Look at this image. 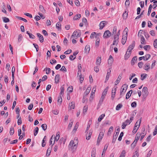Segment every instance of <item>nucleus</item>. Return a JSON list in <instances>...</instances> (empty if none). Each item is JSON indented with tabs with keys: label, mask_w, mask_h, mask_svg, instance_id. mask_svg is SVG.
<instances>
[{
	"label": "nucleus",
	"mask_w": 157,
	"mask_h": 157,
	"mask_svg": "<svg viewBox=\"0 0 157 157\" xmlns=\"http://www.w3.org/2000/svg\"><path fill=\"white\" fill-rule=\"evenodd\" d=\"M78 144V142L77 140H71L68 146L69 149L71 150L73 152L75 151L77 147Z\"/></svg>",
	"instance_id": "nucleus-1"
},
{
	"label": "nucleus",
	"mask_w": 157,
	"mask_h": 157,
	"mask_svg": "<svg viewBox=\"0 0 157 157\" xmlns=\"http://www.w3.org/2000/svg\"><path fill=\"white\" fill-rule=\"evenodd\" d=\"M127 85L125 84H124L122 86L120 92V98L122 96L124 95L127 90Z\"/></svg>",
	"instance_id": "nucleus-2"
},
{
	"label": "nucleus",
	"mask_w": 157,
	"mask_h": 157,
	"mask_svg": "<svg viewBox=\"0 0 157 157\" xmlns=\"http://www.w3.org/2000/svg\"><path fill=\"white\" fill-rule=\"evenodd\" d=\"M81 35V32L80 30H78L75 31L71 35V38L76 37H78L80 36Z\"/></svg>",
	"instance_id": "nucleus-3"
},
{
	"label": "nucleus",
	"mask_w": 157,
	"mask_h": 157,
	"mask_svg": "<svg viewBox=\"0 0 157 157\" xmlns=\"http://www.w3.org/2000/svg\"><path fill=\"white\" fill-rule=\"evenodd\" d=\"M142 95L145 98L148 95V92L147 88L146 87H143L142 89Z\"/></svg>",
	"instance_id": "nucleus-4"
},
{
	"label": "nucleus",
	"mask_w": 157,
	"mask_h": 157,
	"mask_svg": "<svg viewBox=\"0 0 157 157\" xmlns=\"http://www.w3.org/2000/svg\"><path fill=\"white\" fill-rule=\"evenodd\" d=\"M104 133L103 132H101L100 133L97 141V145H98L99 144L100 142L102 140L104 136Z\"/></svg>",
	"instance_id": "nucleus-5"
},
{
	"label": "nucleus",
	"mask_w": 157,
	"mask_h": 157,
	"mask_svg": "<svg viewBox=\"0 0 157 157\" xmlns=\"http://www.w3.org/2000/svg\"><path fill=\"white\" fill-rule=\"evenodd\" d=\"M96 90V87H94L92 89L91 93V95L90 96V98H89V100L90 101H92L93 100V99L94 98V94H95V92Z\"/></svg>",
	"instance_id": "nucleus-6"
},
{
	"label": "nucleus",
	"mask_w": 157,
	"mask_h": 157,
	"mask_svg": "<svg viewBox=\"0 0 157 157\" xmlns=\"http://www.w3.org/2000/svg\"><path fill=\"white\" fill-rule=\"evenodd\" d=\"M111 35V33L110 32V31L107 30L105 31L103 35V37L104 38H107L109 37Z\"/></svg>",
	"instance_id": "nucleus-7"
},
{
	"label": "nucleus",
	"mask_w": 157,
	"mask_h": 157,
	"mask_svg": "<svg viewBox=\"0 0 157 157\" xmlns=\"http://www.w3.org/2000/svg\"><path fill=\"white\" fill-rule=\"evenodd\" d=\"M117 88V87H114L112 90L111 98L112 100H113L115 98Z\"/></svg>",
	"instance_id": "nucleus-8"
},
{
	"label": "nucleus",
	"mask_w": 157,
	"mask_h": 157,
	"mask_svg": "<svg viewBox=\"0 0 157 157\" xmlns=\"http://www.w3.org/2000/svg\"><path fill=\"white\" fill-rule=\"evenodd\" d=\"M129 120L127 119L125 122L123 123L121 126L122 129H124L127 125L129 124L130 123V122H129Z\"/></svg>",
	"instance_id": "nucleus-9"
},
{
	"label": "nucleus",
	"mask_w": 157,
	"mask_h": 157,
	"mask_svg": "<svg viewBox=\"0 0 157 157\" xmlns=\"http://www.w3.org/2000/svg\"><path fill=\"white\" fill-rule=\"evenodd\" d=\"M55 138V136L54 135H52L51 136L50 141L49 143L50 144L52 145L51 146L52 147L53 145L55 143V140L54 139Z\"/></svg>",
	"instance_id": "nucleus-10"
},
{
	"label": "nucleus",
	"mask_w": 157,
	"mask_h": 157,
	"mask_svg": "<svg viewBox=\"0 0 157 157\" xmlns=\"http://www.w3.org/2000/svg\"><path fill=\"white\" fill-rule=\"evenodd\" d=\"M92 131L91 130H90L89 131V133L87 132L86 134V139L88 140L90 139L91 136L92 135Z\"/></svg>",
	"instance_id": "nucleus-11"
},
{
	"label": "nucleus",
	"mask_w": 157,
	"mask_h": 157,
	"mask_svg": "<svg viewBox=\"0 0 157 157\" xmlns=\"http://www.w3.org/2000/svg\"><path fill=\"white\" fill-rule=\"evenodd\" d=\"M113 57L111 55H110L108 61V65L110 66H111L113 62Z\"/></svg>",
	"instance_id": "nucleus-12"
},
{
	"label": "nucleus",
	"mask_w": 157,
	"mask_h": 157,
	"mask_svg": "<svg viewBox=\"0 0 157 157\" xmlns=\"http://www.w3.org/2000/svg\"><path fill=\"white\" fill-rule=\"evenodd\" d=\"M150 68V64L149 63H147L145 64L144 67V69L147 71H148Z\"/></svg>",
	"instance_id": "nucleus-13"
},
{
	"label": "nucleus",
	"mask_w": 157,
	"mask_h": 157,
	"mask_svg": "<svg viewBox=\"0 0 157 157\" xmlns=\"http://www.w3.org/2000/svg\"><path fill=\"white\" fill-rule=\"evenodd\" d=\"M131 55V51L127 50L124 56V59L127 60L130 56Z\"/></svg>",
	"instance_id": "nucleus-14"
},
{
	"label": "nucleus",
	"mask_w": 157,
	"mask_h": 157,
	"mask_svg": "<svg viewBox=\"0 0 157 157\" xmlns=\"http://www.w3.org/2000/svg\"><path fill=\"white\" fill-rule=\"evenodd\" d=\"M135 41H133L132 44L130 45L128 47V50L130 51H131L135 47Z\"/></svg>",
	"instance_id": "nucleus-15"
},
{
	"label": "nucleus",
	"mask_w": 157,
	"mask_h": 157,
	"mask_svg": "<svg viewBox=\"0 0 157 157\" xmlns=\"http://www.w3.org/2000/svg\"><path fill=\"white\" fill-rule=\"evenodd\" d=\"M122 73L120 74L115 82V85H117L120 82L122 78Z\"/></svg>",
	"instance_id": "nucleus-16"
},
{
	"label": "nucleus",
	"mask_w": 157,
	"mask_h": 157,
	"mask_svg": "<svg viewBox=\"0 0 157 157\" xmlns=\"http://www.w3.org/2000/svg\"><path fill=\"white\" fill-rule=\"evenodd\" d=\"M108 144H106L104 147L103 151H102V153L101 155V156L102 157H104L105 156V151L106 150H107L108 147Z\"/></svg>",
	"instance_id": "nucleus-17"
},
{
	"label": "nucleus",
	"mask_w": 157,
	"mask_h": 157,
	"mask_svg": "<svg viewBox=\"0 0 157 157\" xmlns=\"http://www.w3.org/2000/svg\"><path fill=\"white\" fill-rule=\"evenodd\" d=\"M111 72V70L110 68L109 69V70H108L106 74V76L105 78V82H106L109 79V76L110 74V73Z\"/></svg>",
	"instance_id": "nucleus-18"
},
{
	"label": "nucleus",
	"mask_w": 157,
	"mask_h": 157,
	"mask_svg": "<svg viewBox=\"0 0 157 157\" xmlns=\"http://www.w3.org/2000/svg\"><path fill=\"white\" fill-rule=\"evenodd\" d=\"M91 89V87L90 86L88 87L86 91H85L84 96H86L90 93Z\"/></svg>",
	"instance_id": "nucleus-19"
},
{
	"label": "nucleus",
	"mask_w": 157,
	"mask_h": 157,
	"mask_svg": "<svg viewBox=\"0 0 157 157\" xmlns=\"http://www.w3.org/2000/svg\"><path fill=\"white\" fill-rule=\"evenodd\" d=\"M140 42L142 44H146V42L145 40V39L143 36L142 35H140Z\"/></svg>",
	"instance_id": "nucleus-20"
},
{
	"label": "nucleus",
	"mask_w": 157,
	"mask_h": 157,
	"mask_svg": "<svg viewBox=\"0 0 157 157\" xmlns=\"http://www.w3.org/2000/svg\"><path fill=\"white\" fill-rule=\"evenodd\" d=\"M37 35L39 37V40L41 43H42L44 41V38L43 36L40 33H37Z\"/></svg>",
	"instance_id": "nucleus-21"
},
{
	"label": "nucleus",
	"mask_w": 157,
	"mask_h": 157,
	"mask_svg": "<svg viewBox=\"0 0 157 157\" xmlns=\"http://www.w3.org/2000/svg\"><path fill=\"white\" fill-rule=\"evenodd\" d=\"M127 37V36L126 35H123L122 36L121 43L123 45H124L126 42Z\"/></svg>",
	"instance_id": "nucleus-22"
},
{
	"label": "nucleus",
	"mask_w": 157,
	"mask_h": 157,
	"mask_svg": "<svg viewBox=\"0 0 157 157\" xmlns=\"http://www.w3.org/2000/svg\"><path fill=\"white\" fill-rule=\"evenodd\" d=\"M118 40H119V39H118V38H117V37H114V40L113 41V44H112V45H117L118 43V42H119Z\"/></svg>",
	"instance_id": "nucleus-23"
},
{
	"label": "nucleus",
	"mask_w": 157,
	"mask_h": 157,
	"mask_svg": "<svg viewBox=\"0 0 157 157\" xmlns=\"http://www.w3.org/2000/svg\"><path fill=\"white\" fill-rule=\"evenodd\" d=\"M105 21H101L99 25L100 26V29H102L105 26Z\"/></svg>",
	"instance_id": "nucleus-24"
},
{
	"label": "nucleus",
	"mask_w": 157,
	"mask_h": 157,
	"mask_svg": "<svg viewBox=\"0 0 157 157\" xmlns=\"http://www.w3.org/2000/svg\"><path fill=\"white\" fill-rule=\"evenodd\" d=\"M75 107V104L73 102H72L69 103V108L70 109H74Z\"/></svg>",
	"instance_id": "nucleus-25"
},
{
	"label": "nucleus",
	"mask_w": 157,
	"mask_h": 157,
	"mask_svg": "<svg viewBox=\"0 0 157 157\" xmlns=\"http://www.w3.org/2000/svg\"><path fill=\"white\" fill-rule=\"evenodd\" d=\"M81 17V15L80 14H78L76 15H75L73 18L74 20H78Z\"/></svg>",
	"instance_id": "nucleus-26"
},
{
	"label": "nucleus",
	"mask_w": 157,
	"mask_h": 157,
	"mask_svg": "<svg viewBox=\"0 0 157 157\" xmlns=\"http://www.w3.org/2000/svg\"><path fill=\"white\" fill-rule=\"evenodd\" d=\"M78 123H77L74 127V129L72 131V132L74 133H75L77 130V129L78 128Z\"/></svg>",
	"instance_id": "nucleus-27"
},
{
	"label": "nucleus",
	"mask_w": 157,
	"mask_h": 157,
	"mask_svg": "<svg viewBox=\"0 0 157 157\" xmlns=\"http://www.w3.org/2000/svg\"><path fill=\"white\" fill-rule=\"evenodd\" d=\"M137 60V58L136 56L134 57L132 59L131 61V64L132 65H133L134 64L135 62Z\"/></svg>",
	"instance_id": "nucleus-28"
},
{
	"label": "nucleus",
	"mask_w": 157,
	"mask_h": 157,
	"mask_svg": "<svg viewBox=\"0 0 157 157\" xmlns=\"http://www.w3.org/2000/svg\"><path fill=\"white\" fill-rule=\"evenodd\" d=\"M132 93V90H130L127 94L126 96V99H128L130 97Z\"/></svg>",
	"instance_id": "nucleus-29"
},
{
	"label": "nucleus",
	"mask_w": 157,
	"mask_h": 157,
	"mask_svg": "<svg viewBox=\"0 0 157 157\" xmlns=\"http://www.w3.org/2000/svg\"><path fill=\"white\" fill-rule=\"evenodd\" d=\"M90 50V47L89 45H86L85 48V50L86 52L88 53Z\"/></svg>",
	"instance_id": "nucleus-30"
},
{
	"label": "nucleus",
	"mask_w": 157,
	"mask_h": 157,
	"mask_svg": "<svg viewBox=\"0 0 157 157\" xmlns=\"http://www.w3.org/2000/svg\"><path fill=\"white\" fill-rule=\"evenodd\" d=\"M52 149V146H51V147H49L48 148L47 151L46 155L49 156L50 155Z\"/></svg>",
	"instance_id": "nucleus-31"
},
{
	"label": "nucleus",
	"mask_w": 157,
	"mask_h": 157,
	"mask_svg": "<svg viewBox=\"0 0 157 157\" xmlns=\"http://www.w3.org/2000/svg\"><path fill=\"white\" fill-rule=\"evenodd\" d=\"M60 136V133L59 132H58L56 134V137L55 136V138L54 139V140H55V141H58V140H59V138Z\"/></svg>",
	"instance_id": "nucleus-32"
},
{
	"label": "nucleus",
	"mask_w": 157,
	"mask_h": 157,
	"mask_svg": "<svg viewBox=\"0 0 157 157\" xmlns=\"http://www.w3.org/2000/svg\"><path fill=\"white\" fill-rule=\"evenodd\" d=\"M73 121H74L73 120H71L70 121V122L69 123V124L68 126V128L70 130L71 129V128L72 126V125L73 124Z\"/></svg>",
	"instance_id": "nucleus-33"
},
{
	"label": "nucleus",
	"mask_w": 157,
	"mask_h": 157,
	"mask_svg": "<svg viewBox=\"0 0 157 157\" xmlns=\"http://www.w3.org/2000/svg\"><path fill=\"white\" fill-rule=\"evenodd\" d=\"M39 9L40 11L43 13H44L45 12V10L44 9L43 6L42 5H40Z\"/></svg>",
	"instance_id": "nucleus-34"
},
{
	"label": "nucleus",
	"mask_w": 157,
	"mask_h": 157,
	"mask_svg": "<svg viewBox=\"0 0 157 157\" xmlns=\"http://www.w3.org/2000/svg\"><path fill=\"white\" fill-rule=\"evenodd\" d=\"M109 87H106L105 89L103 91V92L102 93V95L105 96L106 94H107L108 90V89Z\"/></svg>",
	"instance_id": "nucleus-35"
},
{
	"label": "nucleus",
	"mask_w": 157,
	"mask_h": 157,
	"mask_svg": "<svg viewBox=\"0 0 157 157\" xmlns=\"http://www.w3.org/2000/svg\"><path fill=\"white\" fill-rule=\"evenodd\" d=\"M101 62V58L98 57L97 58L96 61V64L97 65H100Z\"/></svg>",
	"instance_id": "nucleus-36"
},
{
	"label": "nucleus",
	"mask_w": 157,
	"mask_h": 157,
	"mask_svg": "<svg viewBox=\"0 0 157 157\" xmlns=\"http://www.w3.org/2000/svg\"><path fill=\"white\" fill-rule=\"evenodd\" d=\"M59 75H56L55 78V82L56 83H58L59 82Z\"/></svg>",
	"instance_id": "nucleus-37"
},
{
	"label": "nucleus",
	"mask_w": 157,
	"mask_h": 157,
	"mask_svg": "<svg viewBox=\"0 0 157 157\" xmlns=\"http://www.w3.org/2000/svg\"><path fill=\"white\" fill-rule=\"evenodd\" d=\"M105 116V114H102L98 118V121H101L102 119Z\"/></svg>",
	"instance_id": "nucleus-38"
},
{
	"label": "nucleus",
	"mask_w": 157,
	"mask_h": 157,
	"mask_svg": "<svg viewBox=\"0 0 157 157\" xmlns=\"http://www.w3.org/2000/svg\"><path fill=\"white\" fill-rule=\"evenodd\" d=\"M151 56L149 54H147L145 55L144 57V60H147L148 59L150 58Z\"/></svg>",
	"instance_id": "nucleus-39"
},
{
	"label": "nucleus",
	"mask_w": 157,
	"mask_h": 157,
	"mask_svg": "<svg viewBox=\"0 0 157 157\" xmlns=\"http://www.w3.org/2000/svg\"><path fill=\"white\" fill-rule=\"evenodd\" d=\"M61 25L60 23L59 22H58L56 25V28L60 30L61 29Z\"/></svg>",
	"instance_id": "nucleus-40"
},
{
	"label": "nucleus",
	"mask_w": 157,
	"mask_h": 157,
	"mask_svg": "<svg viewBox=\"0 0 157 157\" xmlns=\"http://www.w3.org/2000/svg\"><path fill=\"white\" fill-rule=\"evenodd\" d=\"M2 18L3 19V22L5 23L8 22L10 21L9 19L6 17H3Z\"/></svg>",
	"instance_id": "nucleus-41"
},
{
	"label": "nucleus",
	"mask_w": 157,
	"mask_h": 157,
	"mask_svg": "<svg viewBox=\"0 0 157 157\" xmlns=\"http://www.w3.org/2000/svg\"><path fill=\"white\" fill-rule=\"evenodd\" d=\"M139 127V126H136V125H135L134 129L132 131L133 132L135 133H136L137 132V131Z\"/></svg>",
	"instance_id": "nucleus-42"
},
{
	"label": "nucleus",
	"mask_w": 157,
	"mask_h": 157,
	"mask_svg": "<svg viewBox=\"0 0 157 157\" xmlns=\"http://www.w3.org/2000/svg\"><path fill=\"white\" fill-rule=\"evenodd\" d=\"M122 104H119L116 107V109L117 110H119L122 107Z\"/></svg>",
	"instance_id": "nucleus-43"
},
{
	"label": "nucleus",
	"mask_w": 157,
	"mask_h": 157,
	"mask_svg": "<svg viewBox=\"0 0 157 157\" xmlns=\"http://www.w3.org/2000/svg\"><path fill=\"white\" fill-rule=\"evenodd\" d=\"M62 101V99L61 97V96H59L58 97V104L60 105L61 104Z\"/></svg>",
	"instance_id": "nucleus-44"
},
{
	"label": "nucleus",
	"mask_w": 157,
	"mask_h": 157,
	"mask_svg": "<svg viewBox=\"0 0 157 157\" xmlns=\"http://www.w3.org/2000/svg\"><path fill=\"white\" fill-rule=\"evenodd\" d=\"M125 150H123L121 152L119 157H125Z\"/></svg>",
	"instance_id": "nucleus-45"
},
{
	"label": "nucleus",
	"mask_w": 157,
	"mask_h": 157,
	"mask_svg": "<svg viewBox=\"0 0 157 157\" xmlns=\"http://www.w3.org/2000/svg\"><path fill=\"white\" fill-rule=\"evenodd\" d=\"M146 74H142L141 75V79L142 80H144L146 78Z\"/></svg>",
	"instance_id": "nucleus-46"
},
{
	"label": "nucleus",
	"mask_w": 157,
	"mask_h": 157,
	"mask_svg": "<svg viewBox=\"0 0 157 157\" xmlns=\"http://www.w3.org/2000/svg\"><path fill=\"white\" fill-rule=\"evenodd\" d=\"M96 33L95 32H93L92 33L90 36V38L91 39L94 38L95 36V37H96V36H95Z\"/></svg>",
	"instance_id": "nucleus-47"
},
{
	"label": "nucleus",
	"mask_w": 157,
	"mask_h": 157,
	"mask_svg": "<svg viewBox=\"0 0 157 157\" xmlns=\"http://www.w3.org/2000/svg\"><path fill=\"white\" fill-rule=\"evenodd\" d=\"M88 109V106L87 105L85 106L83 109V112L84 113H85L87 111Z\"/></svg>",
	"instance_id": "nucleus-48"
},
{
	"label": "nucleus",
	"mask_w": 157,
	"mask_h": 157,
	"mask_svg": "<svg viewBox=\"0 0 157 157\" xmlns=\"http://www.w3.org/2000/svg\"><path fill=\"white\" fill-rule=\"evenodd\" d=\"M22 36L21 34H20L18 35V42H20L22 40Z\"/></svg>",
	"instance_id": "nucleus-49"
},
{
	"label": "nucleus",
	"mask_w": 157,
	"mask_h": 157,
	"mask_svg": "<svg viewBox=\"0 0 157 157\" xmlns=\"http://www.w3.org/2000/svg\"><path fill=\"white\" fill-rule=\"evenodd\" d=\"M41 127L43 130L45 131L47 128V125L46 124H44L42 125Z\"/></svg>",
	"instance_id": "nucleus-50"
},
{
	"label": "nucleus",
	"mask_w": 157,
	"mask_h": 157,
	"mask_svg": "<svg viewBox=\"0 0 157 157\" xmlns=\"http://www.w3.org/2000/svg\"><path fill=\"white\" fill-rule=\"evenodd\" d=\"M150 46L149 45H145L144 46V48L146 51H148L150 49Z\"/></svg>",
	"instance_id": "nucleus-51"
},
{
	"label": "nucleus",
	"mask_w": 157,
	"mask_h": 157,
	"mask_svg": "<svg viewBox=\"0 0 157 157\" xmlns=\"http://www.w3.org/2000/svg\"><path fill=\"white\" fill-rule=\"evenodd\" d=\"M38 130H39V128L38 127H36L35 128V130H34V135L35 136H36V135L38 133Z\"/></svg>",
	"instance_id": "nucleus-52"
},
{
	"label": "nucleus",
	"mask_w": 157,
	"mask_h": 157,
	"mask_svg": "<svg viewBox=\"0 0 157 157\" xmlns=\"http://www.w3.org/2000/svg\"><path fill=\"white\" fill-rule=\"evenodd\" d=\"M105 96L102 95L99 101V102L102 103L105 98Z\"/></svg>",
	"instance_id": "nucleus-53"
},
{
	"label": "nucleus",
	"mask_w": 157,
	"mask_h": 157,
	"mask_svg": "<svg viewBox=\"0 0 157 157\" xmlns=\"http://www.w3.org/2000/svg\"><path fill=\"white\" fill-rule=\"evenodd\" d=\"M140 136V133H137L135 139L138 140L139 139Z\"/></svg>",
	"instance_id": "nucleus-54"
},
{
	"label": "nucleus",
	"mask_w": 157,
	"mask_h": 157,
	"mask_svg": "<svg viewBox=\"0 0 157 157\" xmlns=\"http://www.w3.org/2000/svg\"><path fill=\"white\" fill-rule=\"evenodd\" d=\"M124 133L123 132H121L120 135L118 138V140L119 141H121L122 139V136H123Z\"/></svg>",
	"instance_id": "nucleus-55"
},
{
	"label": "nucleus",
	"mask_w": 157,
	"mask_h": 157,
	"mask_svg": "<svg viewBox=\"0 0 157 157\" xmlns=\"http://www.w3.org/2000/svg\"><path fill=\"white\" fill-rule=\"evenodd\" d=\"M141 122V119H140V120H138L136 121L135 125H136V126H139V127H140Z\"/></svg>",
	"instance_id": "nucleus-56"
},
{
	"label": "nucleus",
	"mask_w": 157,
	"mask_h": 157,
	"mask_svg": "<svg viewBox=\"0 0 157 157\" xmlns=\"http://www.w3.org/2000/svg\"><path fill=\"white\" fill-rule=\"evenodd\" d=\"M153 45L155 48H157V39H155L154 41Z\"/></svg>",
	"instance_id": "nucleus-57"
},
{
	"label": "nucleus",
	"mask_w": 157,
	"mask_h": 157,
	"mask_svg": "<svg viewBox=\"0 0 157 157\" xmlns=\"http://www.w3.org/2000/svg\"><path fill=\"white\" fill-rule=\"evenodd\" d=\"M96 149L94 148L92 151L91 156H95Z\"/></svg>",
	"instance_id": "nucleus-58"
},
{
	"label": "nucleus",
	"mask_w": 157,
	"mask_h": 157,
	"mask_svg": "<svg viewBox=\"0 0 157 157\" xmlns=\"http://www.w3.org/2000/svg\"><path fill=\"white\" fill-rule=\"evenodd\" d=\"M17 18L20 20H21L23 21H24L25 22H27V21L24 18H22L21 17H17Z\"/></svg>",
	"instance_id": "nucleus-59"
},
{
	"label": "nucleus",
	"mask_w": 157,
	"mask_h": 157,
	"mask_svg": "<svg viewBox=\"0 0 157 157\" xmlns=\"http://www.w3.org/2000/svg\"><path fill=\"white\" fill-rule=\"evenodd\" d=\"M14 133V129L13 128H11L10 132V135H12Z\"/></svg>",
	"instance_id": "nucleus-60"
},
{
	"label": "nucleus",
	"mask_w": 157,
	"mask_h": 157,
	"mask_svg": "<svg viewBox=\"0 0 157 157\" xmlns=\"http://www.w3.org/2000/svg\"><path fill=\"white\" fill-rule=\"evenodd\" d=\"M73 87L72 86H69L67 88L68 91L70 92H71L73 91Z\"/></svg>",
	"instance_id": "nucleus-61"
},
{
	"label": "nucleus",
	"mask_w": 157,
	"mask_h": 157,
	"mask_svg": "<svg viewBox=\"0 0 157 157\" xmlns=\"http://www.w3.org/2000/svg\"><path fill=\"white\" fill-rule=\"evenodd\" d=\"M60 70L61 71L64 72H66L67 71V69L64 66H63L60 69Z\"/></svg>",
	"instance_id": "nucleus-62"
},
{
	"label": "nucleus",
	"mask_w": 157,
	"mask_h": 157,
	"mask_svg": "<svg viewBox=\"0 0 157 157\" xmlns=\"http://www.w3.org/2000/svg\"><path fill=\"white\" fill-rule=\"evenodd\" d=\"M51 69L49 68H46V74H48L50 73Z\"/></svg>",
	"instance_id": "nucleus-63"
},
{
	"label": "nucleus",
	"mask_w": 157,
	"mask_h": 157,
	"mask_svg": "<svg viewBox=\"0 0 157 157\" xmlns=\"http://www.w3.org/2000/svg\"><path fill=\"white\" fill-rule=\"evenodd\" d=\"M144 64V63L142 62H140L138 63V66L140 68H141Z\"/></svg>",
	"instance_id": "nucleus-64"
}]
</instances>
